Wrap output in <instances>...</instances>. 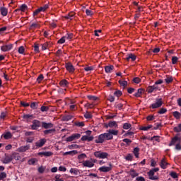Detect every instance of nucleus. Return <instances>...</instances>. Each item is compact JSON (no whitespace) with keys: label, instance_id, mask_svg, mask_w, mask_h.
Segmentation results:
<instances>
[{"label":"nucleus","instance_id":"1","mask_svg":"<svg viewBox=\"0 0 181 181\" xmlns=\"http://www.w3.org/2000/svg\"><path fill=\"white\" fill-rule=\"evenodd\" d=\"M112 139H114V136H112L109 132H107L99 135L98 139L95 140V144H104L105 141H111Z\"/></svg>","mask_w":181,"mask_h":181},{"label":"nucleus","instance_id":"2","mask_svg":"<svg viewBox=\"0 0 181 181\" xmlns=\"http://www.w3.org/2000/svg\"><path fill=\"white\" fill-rule=\"evenodd\" d=\"M163 105V99L162 98H156V103L151 105L150 108L155 110L156 108H160Z\"/></svg>","mask_w":181,"mask_h":181},{"label":"nucleus","instance_id":"3","mask_svg":"<svg viewBox=\"0 0 181 181\" xmlns=\"http://www.w3.org/2000/svg\"><path fill=\"white\" fill-rule=\"evenodd\" d=\"M93 155L95 158H98L99 159H107V158H108V153L102 152L101 151H95Z\"/></svg>","mask_w":181,"mask_h":181},{"label":"nucleus","instance_id":"4","mask_svg":"<svg viewBox=\"0 0 181 181\" xmlns=\"http://www.w3.org/2000/svg\"><path fill=\"white\" fill-rule=\"evenodd\" d=\"M46 144V139H41L38 141L35 142V145L33 146V149H39V148H42Z\"/></svg>","mask_w":181,"mask_h":181},{"label":"nucleus","instance_id":"5","mask_svg":"<svg viewBox=\"0 0 181 181\" xmlns=\"http://www.w3.org/2000/svg\"><path fill=\"white\" fill-rule=\"evenodd\" d=\"M81 134L78 133L73 134L66 138V142H73V141H76V139H80Z\"/></svg>","mask_w":181,"mask_h":181},{"label":"nucleus","instance_id":"6","mask_svg":"<svg viewBox=\"0 0 181 181\" xmlns=\"http://www.w3.org/2000/svg\"><path fill=\"white\" fill-rule=\"evenodd\" d=\"M40 127H42V122L37 119H34L33 121V124L31 125L32 129H33L34 131H36L37 129H39Z\"/></svg>","mask_w":181,"mask_h":181},{"label":"nucleus","instance_id":"7","mask_svg":"<svg viewBox=\"0 0 181 181\" xmlns=\"http://www.w3.org/2000/svg\"><path fill=\"white\" fill-rule=\"evenodd\" d=\"M180 142L181 138L178 137L177 136H175L171 139V141L168 144V146H173L175 145H177V144H180Z\"/></svg>","mask_w":181,"mask_h":181},{"label":"nucleus","instance_id":"8","mask_svg":"<svg viewBox=\"0 0 181 181\" xmlns=\"http://www.w3.org/2000/svg\"><path fill=\"white\" fill-rule=\"evenodd\" d=\"M158 88H159L156 85L149 86L146 88V91H147V93H148V94H151V93H156V91H158Z\"/></svg>","mask_w":181,"mask_h":181},{"label":"nucleus","instance_id":"9","mask_svg":"<svg viewBox=\"0 0 181 181\" xmlns=\"http://www.w3.org/2000/svg\"><path fill=\"white\" fill-rule=\"evenodd\" d=\"M42 128L44 129H50L54 127V124L52 122H42Z\"/></svg>","mask_w":181,"mask_h":181},{"label":"nucleus","instance_id":"10","mask_svg":"<svg viewBox=\"0 0 181 181\" xmlns=\"http://www.w3.org/2000/svg\"><path fill=\"white\" fill-rule=\"evenodd\" d=\"M155 173L153 172V170L151 169L148 173V179H150V180H159V177L154 175Z\"/></svg>","mask_w":181,"mask_h":181},{"label":"nucleus","instance_id":"11","mask_svg":"<svg viewBox=\"0 0 181 181\" xmlns=\"http://www.w3.org/2000/svg\"><path fill=\"white\" fill-rule=\"evenodd\" d=\"M112 165H111V163L109 164V166H102L100 168H99L98 170L100 172H104V173H107V172H110V170H112Z\"/></svg>","mask_w":181,"mask_h":181},{"label":"nucleus","instance_id":"12","mask_svg":"<svg viewBox=\"0 0 181 181\" xmlns=\"http://www.w3.org/2000/svg\"><path fill=\"white\" fill-rule=\"evenodd\" d=\"M65 68L69 73H74L76 69H74V66H73L72 63L68 62L65 64Z\"/></svg>","mask_w":181,"mask_h":181},{"label":"nucleus","instance_id":"13","mask_svg":"<svg viewBox=\"0 0 181 181\" xmlns=\"http://www.w3.org/2000/svg\"><path fill=\"white\" fill-rule=\"evenodd\" d=\"M105 128H118V124L115 121H110L108 124H105Z\"/></svg>","mask_w":181,"mask_h":181},{"label":"nucleus","instance_id":"14","mask_svg":"<svg viewBox=\"0 0 181 181\" xmlns=\"http://www.w3.org/2000/svg\"><path fill=\"white\" fill-rule=\"evenodd\" d=\"M75 15L76 13H74V11H71L68 14H66L64 18L67 21H73V19H74Z\"/></svg>","mask_w":181,"mask_h":181},{"label":"nucleus","instance_id":"15","mask_svg":"<svg viewBox=\"0 0 181 181\" xmlns=\"http://www.w3.org/2000/svg\"><path fill=\"white\" fill-rule=\"evenodd\" d=\"M13 47V45L12 44H9L7 45H4L1 47V50H2V52H9V50H12Z\"/></svg>","mask_w":181,"mask_h":181},{"label":"nucleus","instance_id":"16","mask_svg":"<svg viewBox=\"0 0 181 181\" xmlns=\"http://www.w3.org/2000/svg\"><path fill=\"white\" fill-rule=\"evenodd\" d=\"M13 160V158L12 156H6L5 158L3 160V163L5 165H8V163H11Z\"/></svg>","mask_w":181,"mask_h":181},{"label":"nucleus","instance_id":"17","mask_svg":"<svg viewBox=\"0 0 181 181\" xmlns=\"http://www.w3.org/2000/svg\"><path fill=\"white\" fill-rule=\"evenodd\" d=\"M144 93H145V90L144 88H139L137 92L134 94V96L139 98V97H142V94Z\"/></svg>","mask_w":181,"mask_h":181},{"label":"nucleus","instance_id":"18","mask_svg":"<svg viewBox=\"0 0 181 181\" xmlns=\"http://www.w3.org/2000/svg\"><path fill=\"white\" fill-rule=\"evenodd\" d=\"M83 166H84L85 168H93L94 163L90 160H85L83 163Z\"/></svg>","mask_w":181,"mask_h":181},{"label":"nucleus","instance_id":"19","mask_svg":"<svg viewBox=\"0 0 181 181\" xmlns=\"http://www.w3.org/2000/svg\"><path fill=\"white\" fill-rule=\"evenodd\" d=\"M30 149V145L28 144L26 146H21L18 148V152H26V151H29Z\"/></svg>","mask_w":181,"mask_h":181},{"label":"nucleus","instance_id":"20","mask_svg":"<svg viewBox=\"0 0 181 181\" xmlns=\"http://www.w3.org/2000/svg\"><path fill=\"white\" fill-rule=\"evenodd\" d=\"M131 59L132 62H135L136 60V56L134 54H129L127 57H126V60L127 62H129V59Z\"/></svg>","mask_w":181,"mask_h":181},{"label":"nucleus","instance_id":"21","mask_svg":"<svg viewBox=\"0 0 181 181\" xmlns=\"http://www.w3.org/2000/svg\"><path fill=\"white\" fill-rule=\"evenodd\" d=\"M168 165H169V163H168V162H166V160H165V158H163L160 163V168L162 169H166V168H168Z\"/></svg>","mask_w":181,"mask_h":181},{"label":"nucleus","instance_id":"22","mask_svg":"<svg viewBox=\"0 0 181 181\" xmlns=\"http://www.w3.org/2000/svg\"><path fill=\"white\" fill-rule=\"evenodd\" d=\"M0 11L2 16H6L8 15V8L6 7H1Z\"/></svg>","mask_w":181,"mask_h":181},{"label":"nucleus","instance_id":"23","mask_svg":"<svg viewBox=\"0 0 181 181\" xmlns=\"http://www.w3.org/2000/svg\"><path fill=\"white\" fill-rule=\"evenodd\" d=\"M112 70H114V65L105 66V73H112Z\"/></svg>","mask_w":181,"mask_h":181},{"label":"nucleus","instance_id":"24","mask_svg":"<svg viewBox=\"0 0 181 181\" xmlns=\"http://www.w3.org/2000/svg\"><path fill=\"white\" fill-rule=\"evenodd\" d=\"M54 132H56V129H47L43 131L44 135H49V134H54Z\"/></svg>","mask_w":181,"mask_h":181},{"label":"nucleus","instance_id":"25","mask_svg":"<svg viewBox=\"0 0 181 181\" xmlns=\"http://www.w3.org/2000/svg\"><path fill=\"white\" fill-rule=\"evenodd\" d=\"M2 136L4 138V139H11L12 138V133L10 132L4 133Z\"/></svg>","mask_w":181,"mask_h":181},{"label":"nucleus","instance_id":"26","mask_svg":"<svg viewBox=\"0 0 181 181\" xmlns=\"http://www.w3.org/2000/svg\"><path fill=\"white\" fill-rule=\"evenodd\" d=\"M59 86H61V87H67V86H69V81L66 79H63L59 82Z\"/></svg>","mask_w":181,"mask_h":181},{"label":"nucleus","instance_id":"27","mask_svg":"<svg viewBox=\"0 0 181 181\" xmlns=\"http://www.w3.org/2000/svg\"><path fill=\"white\" fill-rule=\"evenodd\" d=\"M139 151H140V149L139 147H135L134 148L133 153H134L135 158H139Z\"/></svg>","mask_w":181,"mask_h":181},{"label":"nucleus","instance_id":"28","mask_svg":"<svg viewBox=\"0 0 181 181\" xmlns=\"http://www.w3.org/2000/svg\"><path fill=\"white\" fill-rule=\"evenodd\" d=\"M39 28H40V24L37 23H33L30 26V29H39Z\"/></svg>","mask_w":181,"mask_h":181},{"label":"nucleus","instance_id":"29","mask_svg":"<svg viewBox=\"0 0 181 181\" xmlns=\"http://www.w3.org/2000/svg\"><path fill=\"white\" fill-rule=\"evenodd\" d=\"M37 107H39V103L37 102L31 103L30 108H32V110H37Z\"/></svg>","mask_w":181,"mask_h":181},{"label":"nucleus","instance_id":"30","mask_svg":"<svg viewBox=\"0 0 181 181\" xmlns=\"http://www.w3.org/2000/svg\"><path fill=\"white\" fill-rule=\"evenodd\" d=\"M107 132H109V134L111 135V136H114L118 135V130H115V129H109L107 131Z\"/></svg>","mask_w":181,"mask_h":181},{"label":"nucleus","instance_id":"31","mask_svg":"<svg viewBox=\"0 0 181 181\" xmlns=\"http://www.w3.org/2000/svg\"><path fill=\"white\" fill-rule=\"evenodd\" d=\"M39 9L40 10L41 12H46V11L49 9V4H47L43 6L40 7Z\"/></svg>","mask_w":181,"mask_h":181},{"label":"nucleus","instance_id":"32","mask_svg":"<svg viewBox=\"0 0 181 181\" xmlns=\"http://www.w3.org/2000/svg\"><path fill=\"white\" fill-rule=\"evenodd\" d=\"M77 154V151L76 150H73V151H66L65 153H64V156H66V155H76Z\"/></svg>","mask_w":181,"mask_h":181},{"label":"nucleus","instance_id":"33","mask_svg":"<svg viewBox=\"0 0 181 181\" xmlns=\"http://www.w3.org/2000/svg\"><path fill=\"white\" fill-rule=\"evenodd\" d=\"M71 119H73V116H71L70 115L64 116L62 117L63 121H71Z\"/></svg>","mask_w":181,"mask_h":181},{"label":"nucleus","instance_id":"34","mask_svg":"<svg viewBox=\"0 0 181 181\" xmlns=\"http://www.w3.org/2000/svg\"><path fill=\"white\" fill-rule=\"evenodd\" d=\"M173 115L175 118H176V119H180V112L175 111L173 112Z\"/></svg>","mask_w":181,"mask_h":181},{"label":"nucleus","instance_id":"35","mask_svg":"<svg viewBox=\"0 0 181 181\" xmlns=\"http://www.w3.org/2000/svg\"><path fill=\"white\" fill-rule=\"evenodd\" d=\"M70 173L73 174V175H78L79 173V170H77L76 168H71L70 170H69Z\"/></svg>","mask_w":181,"mask_h":181},{"label":"nucleus","instance_id":"36","mask_svg":"<svg viewBox=\"0 0 181 181\" xmlns=\"http://www.w3.org/2000/svg\"><path fill=\"white\" fill-rule=\"evenodd\" d=\"M119 84H120V86H122V87H124V88H125L127 87V86H128V81L119 80Z\"/></svg>","mask_w":181,"mask_h":181},{"label":"nucleus","instance_id":"37","mask_svg":"<svg viewBox=\"0 0 181 181\" xmlns=\"http://www.w3.org/2000/svg\"><path fill=\"white\" fill-rule=\"evenodd\" d=\"M20 11L21 12H25V11H28V6L26 4H22L20 6Z\"/></svg>","mask_w":181,"mask_h":181},{"label":"nucleus","instance_id":"38","mask_svg":"<svg viewBox=\"0 0 181 181\" xmlns=\"http://www.w3.org/2000/svg\"><path fill=\"white\" fill-rule=\"evenodd\" d=\"M150 141H156V142H160V136H153L150 139Z\"/></svg>","mask_w":181,"mask_h":181},{"label":"nucleus","instance_id":"39","mask_svg":"<svg viewBox=\"0 0 181 181\" xmlns=\"http://www.w3.org/2000/svg\"><path fill=\"white\" fill-rule=\"evenodd\" d=\"M10 129L12 131H16V132H19V131H21V127L18 126H11Z\"/></svg>","mask_w":181,"mask_h":181},{"label":"nucleus","instance_id":"40","mask_svg":"<svg viewBox=\"0 0 181 181\" xmlns=\"http://www.w3.org/2000/svg\"><path fill=\"white\" fill-rule=\"evenodd\" d=\"M45 78V76H43V74H40L37 78V82L40 84L42 81H43V79Z\"/></svg>","mask_w":181,"mask_h":181},{"label":"nucleus","instance_id":"41","mask_svg":"<svg viewBox=\"0 0 181 181\" xmlns=\"http://www.w3.org/2000/svg\"><path fill=\"white\" fill-rule=\"evenodd\" d=\"M33 47H34V52H35V53L40 52V50L39 49V44L35 43Z\"/></svg>","mask_w":181,"mask_h":181},{"label":"nucleus","instance_id":"42","mask_svg":"<svg viewBox=\"0 0 181 181\" xmlns=\"http://www.w3.org/2000/svg\"><path fill=\"white\" fill-rule=\"evenodd\" d=\"M18 52L19 54H24V53H25V47L21 46L20 47H18Z\"/></svg>","mask_w":181,"mask_h":181},{"label":"nucleus","instance_id":"43","mask_svg":"<svg viewBox=\"0 0 181 181\" xmlns=\"http://www.w3.org/2000/svg\"><path fill=\"white\" fill-rule=\"evenodd\" d=\"M165 81L167 84H170V83L173 81V78L172 76H168L167 78L165 79Z\"/></svg>","mask_w":181,"mask_h":181},{"label":"nucleus","instance_id":"44","mask_svg":"<svg viewBox=\"0 0 181 181\" xmlns=\"http://www.w3.org/2000/svg\"><path fill=\"white\" fill-rule=\"evenodd\" d=\"M130 175H131L132 177H136V176H138V173H136V171H135V170H131Z\"/></svg>","mask_w":181,"mask_h":181},{"label":"nucleus","instance_id":"45","mask_svg":"<svg viewBox=\"0 0 181 181\" xmlns=\"http://www.w3.org/2000/svg\"><path fill=\"white\" fill-rule=\"evenodd\" d=\"M151 128H152V125L150 124L147 127H141L140 129L141 131H148V129H151Z\"/></svg>","mask_w":181,"mask_h":181},{"label":"nucleus","instance_id":"46","mask_svg":"<svg viewBox=\"0 0 181 181\" xmlns=\"http://www.w3.org/2000/svg\"><path fill=\"white\" fill-rule=\"evenodd\" d=\"M86 158H87V155H86V153H81L78 156V159L79 160H83V159H86Z\"/></svg>","mask_w":181,"mask_h":181},{"label":"nucleus","instance_id":"47","mask_svg":"<svg viewBox=\"0 0 181 181\" xmlns=\"http://www.w3.org/2000/svg\"><path fill=\"white\" fill-rule=\"evenodd\" d=\"M37 162V160L36 158H31L28 160V165H35Z\"/></svg>","mask_w":181,"mask_h":181},{"label":"nucleus","instance_id":"48","mask_svg":"<svg viewBox=\"0 0 181 181\" xmlns=\"http://www.w3.org/2000/svg\"><path fill=\"white\" fill-rule=\"evenodd\" d=\"M165 112H168V109L165 107H162L160 109V110L158 112V114H165Z\"/></svg>","mask_w":181,"mask_h":181},{"label":"nucleus","instance_id":"49","mask_svg":"<svg viewBox=\"0 0 181 181\" xmlns=\"http://www.w3.org/2000/svg\"><path fill=\"white\" fill-rule=\"evenodd\" d=\"M64 37H65V40H70L73 39V33H67Z\"/></svg>","mask_w":181,"mask_h":181},{"label":"nucleus","instance_id":"50","mask_svg":"<svg viewBox=\"0 0 181 181\" xmlns=\"http://www.w3.org/2000/svg\"><path fill=\"white\" fill-rule=\"evenodd\" d=\"M132 125L129 123H124L123 124V129H129Z\"/></svg>","mask_w":181,"mask_h":181},{"label":"nucleus","instance_id":"51","mask_svg":"<svg viewBox=\"0 0 181 181\" xmlns=\"http://www.w3.org/2000/svg\"><path fill=\"white\" fill-rule=\"evenodd\" d=\"M114 95H115L116 97H121L122 95V91L117 90L115 91Z\"/></svg>","mask_w":181,"mask_h":181},{"label":"nucleus","instance_id":"52","mask_svg":"<svg viewBox=\"0 0 181 181\" xmlns=\"http://www.w3.org/2000/svg\"><path fill=\"white\" fill-rule=\"evenodd\" d=\"M66 42V37L63 36L61 39H59L57 41V43H59V45H63V43H65Z\"/></svg>","mask_w":181,"mask_h":181},{"label":"nucleus","instance_id":"53","mask_svg":"<svg viewBox=\"0 0 181 181\" xmlns=\"http://www.w3.org/2000/svg\"><path fill=\"white\" fill-rule=\"evenodd\" d=\"M37 170L41 174L45 173V170H46V167L40 166L38 168Z\"/></svg>","mask_w":181,"mask_h":181},{"label":"nucleus","instance_id":"54","mask_svg":"<svg viewBox=\"0 0 181 181\" xmlns=\"http://www.w3.org/2000/svg\"><path fill=\"white\" fill-rule=\"evenodd\" d=\"M40 111H42V112H47V111H49V107L42 106L40 108Z\"/></svg>","mask_w":181,"mask_h":181},{"label":"nucleus","instance_id":"55","mask_svg":"<svg viewBox=\"0 0 181 181\" xmlns=\"http://www.w3.org/2000/svg\"><path fill=\"white\" fill-rule=\"evenodd\" d=\"M170 176H171V177H173V179H177L178 176H177V173H176V172H171L170 173Z\"/></svg>","mask_w":181,"mask_h":181},{"label":"nucleus","instance_id":"56","mask_svg":"<svg viewBox=\"0 0 181 181\" xmlns=\"http://www.w3.org/2000/svg\"><path fill=\"white\" fill-rule=\"evenodd\" d=\"M175 132H181V123L177 127H174Z\"/></svg>","mask_w":181,"mask_h":181},{"label":"nucleus","instance_id":"57","mask_svg":"<svg viewBox=\"0 0 181 181\" xmlns=\"http://www.w3.org/2000/svg\"><path fill=\"white\" fill-rule=\"evenodd\" d=\"M88 100H90V101H97V100H98V98H97L94 95H88Z\"/></svg>","mask_w":181,"mask_h":181},{"label":"nucleus","instance_id":"58","mask_svg":"<svg viewBox=\"0 0 181 181\" xmlns=\"http://www.w3.org/2000/svg\"><path fill=\"white\" fill-rule=\"evenodd\" d=\"M84 117L86 118V119H90V118H93V115L91 113L87 112L85 115Z\"/></svg>","mask_w":181,"mask_h":181},{"label":"nucleus","instance_id":"59","mask_svg":"<svg viewBox=\"0 0 181 181\" xmlns=\"http://www.w3.org/2000/svg\"><path fill=\"white\" fill-rule=\"evenodd\" d=\"M134 158V156H132V154L129 153L127 154V156L125 157L126 160H132V159Z\"/></svg>","mask_w":181,"mask_h":181},{"label":"nucleus","instance_id":"60","mask_svg":"<svg viewBox=\"0 0 181 181\" xmlns=\"http://www.w3.org/2000/svg\"><path fill=\"white\" fill-rule=\"evenodd\" d=\"M6 177V173L5 172L0 173V180H4Z\"/></svg>","mask_w":181,"mask_h":181},{"label":"nucleus","instance_id":"61","mask_svg":"<svg viewBox=\"0 0 181 181\" xmlns=\"http://www.w3.org/2000/svg\"><path fill=\"white\" fill-rule=\"evenodd\" d=\"M178 60H179V58H177V57H172V64H176L177 63Z\"/></svg>","mask_w":181,"mask_h":181},{"label":"nucleus","instance_id":"62","mask_svg":"<svg viewBox=\"0 0 181 181\" xmlns=\"http://www.w3.org/2000/svg\"><path fill=\"white\" fill-rule=\"evenodd\" d=\"M75 125L79 127H84V122H75Z\"/></svg>","mask_w":181,"mask_h":181},{"label":"nucleus","instance_id":"63","mask_svg":"<svg viewBox=\"0 0 181 181\" xmlns=\"http://www.w3.org/2000/svg\"><path fill=\"white\" fill-rule=\"evenodd\" d=\"M23 118H24V119H30L33 118V115H24Z\"/></svg>","mask_w":181,"mask_h":181},{"label":"nucleus","instance_id":"64","mask_svg":"<svg viewBox=\"0 0 181 181\" xmlns=\"http://www.w3.org/2000/svg\"><path fill=\"white\" fill-rule=\"evenodd\" d=\"M124 144H127V145L129 146L132 143V141L129 139H124L122 140Z\"/></svg>","mask_w":181,"mask_h":181}]
</instances>
